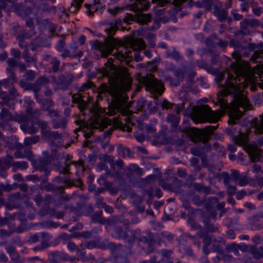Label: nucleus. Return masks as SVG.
Masks as SVG:
<instances>
[{"label":"nucleus","instance_id":"nucleus-60","mask_svg":"<svg viewBox=\"0 0 263 263\" xmlns=\"http://www.w3.org/2000/svg\"><path fill=\"white\" fill-rule=\"evenodd\" d=\"M43 189L47 192H55L57 191V187L52 183H48L43 186Z\"/></svg>","mask_w":263,"mask_h":263},{"label":"nucleus","instance_id":"nucleus-56","mask_svg":"<svg viewBox=\"0 0 263 263\" xmlns=\"http://www.w3.org/2000/svg\"><path fill=\"white\" fill-rule=\"evenodd\" d=\"M119 221V219L117 217H111L109 219H104V224H107L111 225L118 223Z\"/></svg>","mask_w":263,"mask_h":263},{"label":"nucleus","instance_id":"nucleus-39","mask_svg":"<svg viewBox=\"0 0 263 263\" xmlns=\"http://www.w3.org/2000/svg\"><path fill=\"white\" fill-rule=\"evenodd\" d=\"M115 237L126 238L127 235L121 227H117L115 228Z\"/></svg>","mask_w":263,"mask_h":263},{"label":"nucleus","instance_id":"nucleus-48","mask_svg":"<svg viewBox=\"0 0 263 263\" xmlns=\"http://www.w3.org/2000/svg\"><path fill=\"white\" fill-rule=\"evenodd\" d=\"M89 126H90V125H86L85 123H83V125L81 126V127H82L83 132L84 133V136L86 139L90 137L93 134L91 129H90L89 132H86V130L89 128Z\"/></svg>","mask_w":263,"mask_h":263},{"label":"nucleus","instance_id":"nucleus-11","mask_svg":"<svg viewBox=\"0 0 263 263\" xmlns=\"http://www.w3.org/2000/svg\"><path fill=\"white\" fill-rule=\"evenodd\" d=\"M124 173L130 181L137 180L143 174L142 170L137 164L129 166L125 169Z\"/></svg>","mask_w":263,"mask_h":263},{"label":"nucleus","instance_id":"nucleus-32","mask_svg":"<svg viewBox=\"0 0 263 263\" xmlns=\"http://www.w3.org/2000/svg\"><path fill=\"white\" fill-rule=\"evenodd\" d=\"M45 137L48 138H51L55 140L61 139L62 136L61 134L57 132H51L50 130L46 131L44 132V135Z\"/></svg>","mask_w":263,"mask_h":263},{"label":"nucleus","instance_id":"nucleus-42","mask_svg":"<svg viewBox=\"0 0 263 263\" xmlns=\"http://www.w3.org/2000/svg\"><path fill=\"white\" fill-rule=\"evenodd\" d=\"M51 64L52 65V70L53 72H56L59 70L60 61L57 58L54 57L52 59L51 61Z\"/></svg>","mask_w":263,"mask_h":263},{"label":"nucleus","instance_id":"nucleus-22","mask_svg":"<svg viewBox=\"0 0 263 263\" xmlns=\"http://www.w3.org/2000/svg\"><path fill=\"white\" fill-rule=\"evenodd\" d=\"M8 66L7 68V71L11 74V80L13 82H16L15 74L14 72L13 68L17 66V62L14 59H9L7 61Z\"/></svg>","mask_w":263,"mask_h":263},{"label":"nucleus","instance_id":"nucleus-35","mask_svg":"<svg viewBox=\"0 0 263 263\" xmlns=\"http://www.w3.org/2000/svg\"><path fill=\"white\" fill-rule=\"evenodd\" d=\"M250 252L253 257L256 259H258L263 256V248H262L259 249L252 248Z\"/></svg>","mask_w":263,"mask_h":263},{"label":"nucleus","instance_id":"nucleus-1","mask_svg":"<svg viewBox=\"0 0 263 263\" xmlns=\"http://www.w3.org/2000/svg\"><path fill=\"white\" fill-rule=\"evenodd\" d=\"M235 76L227 72L228 77L224 84L219 85L220 89L217 94V102L223 109H230L227 101L223 97L231 96L238 106L250 109V104L248 99L244 94L243 90L249 84H253L256 81H260L263 87V72L255 76L251 67L248 65L233 63Z\"/></svg>","mask_w":263,"mask_h":263},{"label":"nucleus","instance_id":"nucleus-4","mask_svg":"<svg viewBox=\"0 0 263 263\" xmlns=\"http://www.w3.org/2000/svg\"><path fill=\"white\" fill-rule=\"evenodd\" d=\"M122 21L120 19H117L114 22L109 24V27L105 29L108 36L105 39L103 43L96 41L94 42L92 47L95 49L98 50L102 57L106 58L110 54L112 51L120 44L118 40L114 38L112 36L116 31L121 27Z\"/></svg>","mask_w":263,"mask_h":263},{"label":"nucleus","instance_id":"nucleus-41","mask_svg":"<svg viewBox=\"0 0 263 263\" xmlns=\"http://www.w3.org/2000/svg\"><path fill=\"white\" fill-rule=\"evenodd\" d=\"M105 189L108 191L110 194H116L117 193L118 191V189L116 186H114L112 185V183L110 182H106L105 183Z\"/></svg>","mask_w":263,"mask_h":263},{"label":"nucleus","instance_id":"nucleus-50","mask_svg":"<svg viewBox=\"0 0 263 263\" xmlns=\"http://www.w3.org/2000/svg\"><path fill=\"white\" fill-rule=\"evenodd\" d=\"M36 76V73L35 71L30 70L25 73V74L24 75V77L25 78L26 80L27 81H33Z\"/></svg>","mask_w":263,"mask_h":263},{"label":"nucleus","instance_id":"nucleus-5","mask_svg":"<svg viewBox=\"0 0 263 263\" xmlns=\"http://www.w3.org/2000/svg\"><path fill=\"white\" fill-rule=\"evenodd\" d=\"M221 116L218 111H213L207 105H204L194 110L192 118L196 123L205 122H217L220 119Z\"/></svg>","mask_w":263,"mask_h":263},{"label":"nucleus","instance_id":"nucleus-6","mask_svg":"<svg viewBox=\"0 0 263 263\" xmlns=\"http://www.w3.org/2000/svg\"><path fill=\"white\" fill-rule=\"evenodd\" d=\"M237 136L233 137L235 143L243 147L244 149L248 153L253 162L260 161L261 155L257 146L247 143L248 135L246 134L238 132Z\"/></svg>","mask_w":263,"mask_h":263},{"label":"nucleus","instance_id":"nucleus-19","mask_svg":"<svg viewBox=\"0 0 263 263\" xmlns=\"http://www.w3.org/2000/svg\"><path fill=\"white\" fill-rule=\"evenodd\" d=\"M71 48L73 50V52L71 53L70 50L68 49H64L63 53L61 54L62 58H77L81 57L82 55L83 52L81 50H79L78 52H76V51L77 49V46L76 44H74L73 47H71Z\"/></svg>","mask_w":263,"mask_h":263},{"label":"nucleus","instance_id":"nucleus-23","mask_svg":"<svg viewBox=\"0 0 263 263\" xmlns=\"http://www.w3.org/2000/svg\"><path fill=\"white\" fill-rule=\"evenodd\" d=\"M228 14V11L226 9H220L217 7L215 8V15L220 22H225L227 20Z\"/></svg>","mask_w":263,"mask_h":263},{"label":"nucleus","instance_id":"nucleus-20","mask_svg":"<svg viewBox=\"0 0 263 263\" xmlns=\"http://www.w3.org/2000/svg\"><path fill=\"white\" fill-rule=\"evenodd\" d=\"M129 45L133 50H141L145 47V44L142 39L133 38L129 41Z\"/></svg>","mask_w":263,"mask_h":263},{"label":"nucleus","instance_id":"nucleus-13","mask_svg":"<svg viewBox=\"0 0 263 263\" xmlns=\"http://www.w3.org/2000/svg\"><path fill=\"white\" fill-rule=\"evenodd\" d=\"M77 209L78 212L87 215H90L93 212L92 205L87 200L81 201L77 203Z\"/></svg>","mask_w":263,"mask_h":263},{"label":"nucleus","instance_id":"nucleus-44","mask_svg":"<svg viewBox=\"0 0 263 263\" xmlns=\"http://www.w3.org/2000/svg\"><path fill=\"white\" fill-rule=\"evenodd\" d=\"M50 80L48 78L45 77H41L38 78L35 81V83L41 87L42 86L49 84Z\"/></svg>","mask_w":263,"mask_h":263},{"label":"nucleus","instance_id":"nucleus-24","mask_svg":"<svg viewBox=\"0 0 263 263\" xmlns=\"http://www.w3.org/2000/svg\"><path fill=\"white\" fill-rule=\"evenodd\" d=\"M12 167V171L16 172L18 169L25 170L28 167L27 162L25 161H13V158H12V162L11 164Z\"/></svg>","mask_w":263,"mask_h":263},{"label":"nucleus","instance_id":"nucleus-36","mask_svg":"<svg viewBox=\"0 0 263 263\" xmlns=\"http://www.w3.org/2000/svg\"><path fill=\"white\" fill-rule=\"evenodd\" d=\"M119 153L123 158H125L126 154L129 158H133L134 156L133 153L132 152L130 149L128 147L125 148L123 146L119 147Z\"/></svg>","mask_w":263,"mask_h":263},{"label":"nucleus","instance_id":"nucleus-38","mask_svg":"<svg viewBox=\"0 0 263 263\" xmlns=\"http://www.w3.org/2000/svg\"><path fill=\"white\" fill-rule=\"evenodd\" d=\"M67 121L66 118H63L60 121H53V126L54 128H63L65 129L66 127Z\"/></svg>","mask_w":263,"mask_h":263},{"label":"nucleus","instance_id":"nucleus-17","mask_svg":"<svg viewBox=\"0 0 263 263\" xmlns=\"http://www.w3.org/2000/svg\"><path fill=\"white\" fill-rule=\"evenodd\" d=\"M12 162V156L7 155L5 158H0V172L8 169Z\"/></svg>","mask_w":263,"mask_h":263},{"label":"nucleus","instance_id":"nucleus-21","mask_svg":"<svg viewBox=\"0 0 263 263\" xmlns=\"http://www.w3.org/2000/svg\"><path fill=\"white\" fill-rule=\"evenodd\" d=\"M243 115V113L237 109H234L229 112V122L231 124H236L238 120Z\"/></svg>","mask_w":263,"mask_h":263},{"label":"nucleus","instance_id":"nucleus-26","mask_svg":"<svg viewBox=\"0 0 263 263\" xmlns=\"http://www.w3.org/2000/svg\"><path fill=\"white\" fill-rule=\"evenodd\" d=\"M102 211L100 210L97 211L94 214L92 213L89 216L91 217L92 221L99 222L101 224H104V219L105 218L102 217Z\"/></svg>","mask_w":263,"mask_h":263},{"label":"nucleus","instance_id":"nucleus-15","mask_svg":"<svg viewBox=\"0 0 263 263\" xmlns=\"http://www.w3.org/2000/svg\"><path fill=\"white\" fill-rule=\"evenodd\" d=\"M251 126L255 129V132L257 134H263V115H260L259 119L255 118L252 120Z\"/></svg>","mask_w":263,"mask_h":263},{"label":"nucleus","instance_id":"nucleus-30","mask_svg":"<svg viewBox=\"0 0 263 263\" xmlns=\"http://www.w3.org/2000/svg\"><path fill=\"white\" fill-rule=\"evenodd\" d=\"M193 187L196 191L198 192H203L206 194L210 193L211 191V187L210 186H206L201 183H195Z\"/></svg>","mask_w":263,"mask_h":263},{"label":"nucleus","instance_id":"nucleus-8","mask_svg":"<svg viewBox=\"0 0 263 263\" xmlns=\"http://www.w3.org/2000/svg\"><path fill=\"white\" fill-rule=\"evenodd\" d=\"M52 81L59 86L60 89L63 90L67 89L72 83L74 76L69 72L60 74L58 78L53 77L52 78Z\"/></svg>","mask_w":263,"mask_h":263},{"label":"nucleus","instance_id":"nucleus-37","mask_svg":"<svg viewBox=\"0 0 263 263\" xmlns=\"http://www.w3.org/2000/svg\"><path fill=\"white\" fill-rule=\"evenodd\" d=\"M186 72V68L178 69L174 71V74L177 77V80L180 82L183 80L184 73Z\"/></svg>","mask_w":263,"mask_h":263},{"label":"nucleus","instance_id":"nucleus-51","mask_svg":"<svg viewBox=\"0 0 263 263\" xmlns=\"http://www.w3.org/2000/svg\"><path fill=\"white\" fill-rule=\"evenodd\" d=\"M204 222L205 223L204 228L206 231L212 232L217 230V228L214 227L212 224L210 223L208 219H205Z\"/></svg>","mask_w":263,"mask_h":263},{"label":"nucleus","instance_id":"nucleus-62","mask_svg":"<svg viewBox=\"0 0 263 263\" xmlns=\"http://www.w3.org/2000/svg\"><path fill=\"white\" fill-rule=\"evenodd\" d=\"M175 105L174 103H172L166 100H164L161 104L162 107L166 109L172 108Z\"/></svg>","mask_w":263,"mask_h":263},{"label":"nucleus","instance_id":"nucleus-10","mask_svg":"<svg viewBox=\"0 0 263 263\" xmlns=\"http://www.w3.org/2000/svg\"><path fill=\"white\" fill-rule=\"evenodd\" d=\"M250 51H254L251 60L256 63L263 62V44H260L256 46L254 43H249L246 47Z\"/></svg>","mask_w":263,"mask_h":263},{"label":"nucleus","instance_id":"nucleus-14","mask_svg":"<svg viewBox=\"0 0 263 263\" xmlns=\"http://www.w3.org/2000/svg\"><path fill=\"white\" fill-rule=\"evenodd\" d=\"M248 49L245 47L241 46L238 49H236L232 53V55L233 58L239 61L241 57H248L249 53L248 51Z\"/></svg>","mask_w":263,"mask_h":263},{"label":"nucleus","instance_id":"nucleus-64","mask_svg":"<svg viewBox=\"0 0 263 263\" xmlns=\"http://www.w3.org/2000/svg\"><path fill=\"white\" fill-rule=\"evenodd\" d=\"M191 153L194 156L200 157L203 154L198 147H193L191 149Z\"/></svg>","mask_w":263,"mask_h":263},{"label":"nucleus","instance_id":"nucleus-29","mask_svg":"<svg viewBox=\"0 0 263 263\" xmlns=\"http://www.w3.org/2000/svg\"><path fill=\"white\" fill-rule=\"evenodd\" d=\"M48 214L51 217H54L57 219H61L64 217L65 212L64 211H57L54 208H52L49 210Z\"/></svg>","mask_w":263,"mask_h":263},{"label":"nucleus","instance_id":"nucleus-45","mask_svg":"<svg viewBox=\"0 0 263 263\" xmlns=\"http://www.w3.org/2000/svg\"><path fill=\"white\" fill-rule=\"evenodd\" d=\"M42 104L43 105V110L47 111L50 109V107L53 105V103L52 100L46 99L43 100Z\"/></svg>","mask_w":263,"mask_h":263},{"label":"nucleus","instance_id":"nucleus-2","mask_svg":"<svg viewBox=\"0 0 263 263\" xmlns=\"http://www.w3.org/2000/svg\"><path fill=\"white\" fill-rule=\"evenodd\" d=\"M105 66L102 68V73L108 78L111 86L108 87L106 84H102L99 88L100 91L108 92L112 98L118 111L123 115H128L130 111L126 105L128 98L125 92L130 89L132 79L129 77L127 68L116 66L112 63V58L108 60Z\"/></svg>","mask_w":263,"mask_h":263},{"label":"nucleus","instance_id":"nucleus-9","mask_svg":"<svg viewBox=\"0 0 263 263\" xmlns=\"http://www.w3.org/2000/svg\"><path fill=\"white\" fill-rule=\"evenodd\" d=\"M152 16L150 14H144L139 12L136 15L127 14L123 18V21L127 24H130V22L135 21L140 24H147L152 20Z\"/></svg>","mask_w":263,"mask_h":263},{"label":"nucleus","instance_id":"nucleus-54","mask_svg":"<svg viewBox=\"0 0 263 263\" xmlns=\"http://www.w3.org/2000/svg\"><path fill=\"white\" fill-rule=\"evenodd\" d=\"M115 126L116 128H119L122 130H127L128 132H132V128L129 126H126L124 125H122L121 123L119 122L118 120H117L115 122Z\"/></svg>","mask_w":263,"mask_h":263},{"label":"nucleus","instance_id":"nucleus-33","mask_svg":"<svg viewBox=\"0 0 263 263\" xmlns=\"http://www.w3.org/2000/svg\"><path fill=\"white\" fill-rule=\"evenodd\" d=\"M29 117L24 114H15L13 116V121L20 123H24L29 121Z\"/></svg>","mask_w":263,"mask_h":263},{"label":"nucleus","instance_id":"nucleus-31","mask_svg":"<svg viewBox=\"0 0 263 263\" xmlns=\"http://www.w3.org/2000/svg\"><path fill=\"white\" fill-rule=\"evenodd\" d=\"M83 2V0H73L71 6L69 8V10L72 13L76 12L81 8Z\"/></svg>","mask_w":263,"mask_h":263},{"label":"nucleus","instance_id":"nucleus-58","mask_svg":"<svg viewBox=\"0 0 263 263\" xmlns=\"http://www.w3.org/2000/svg\"><path fill=\"white\" fill-rule=\"evenodd\" d=\"M227 186V194L229 196L232 197V196L234 194L236 193V187L234 185H232L230 184H228Z\"/></svg>","mask_w":263,"mask_h":263},{"label":"nucleus","instance_id":"nucleus-18","mask_svg":"<svg viewBox=\"0 0 263 263\" xmlns=\"http://www.w3.org/2000/svg\"><path fill=\"white\" fill-rule=\"evenodd\" d=\"M114 164L115 169L113 170V173L112 175L114 177L119 179L122 177V174L120 173V171H122L123 168L124 162L122 160L119 159L116 161L114 162Z\"/></svg>","mask_w":263,"mask_h":263},{"label":"nucleus","instance_id":"nucleus-34","mask_svg":"<svg viewBox=\"0 0 263 263\" xmlns=\"http://www.w3.org/2000/svg\"><path fill=\"white\" fill-rule=\"evenodd\" d=\"M40 137L39 136H34L32 137H27L24 139V145L28 146L32 144H35L39 141Z\"/></svg>","mask_w":263,"mask_h":263},{"label":"nucleus","instance_id":"nucleus-59","mask_svg":"<svg viewBox=\"0 0 263 263\" xmlns=\"http://www.w3.org/2000/svg\"><path fill=\"white\" fill-rule=\"evenodd\" d=\"M6 250L11 257H12L13 258H16V249L14 247L12 246H8L6 248Z\"/></svg>","mask_w":263,"mask_h":263},{"label":"nucleus","instance_id":"nucleus-57","mask_svg":"<svg viewBox=\"0 0 263 263\" xmlns=\"http://www.w3.org/2000/svg\"><path fill=\"white\" fill-rule=\"evenodd\" d=\"M223 179V183L227 185L230 184V181L231 178L230 175L227 172H222L219 174Z\"/></svg>","mask_w":263,"mask_h":263},{"label":"nucleus","instance_id":"nucleus-52","mask_svg":"<svg viewBox=\"0 0 263 263\" xmlns=\"http://www.w3.org/2000/svg\"><path fill=\"white\" fill-rule=\"evenodd\" d=\"M32 83H27L24 80H22L19 82L21 87L23 88L25 90H31L32 88Z\"/></svg>","mask_w":263,"mask_h":263},{"label":"nucleus","instance_id":"nucleus-43","mask_svg":"<svg viewBox=\"0 0 263 263\" xmlns=\"http://www.w3.org/2000/svg\"><path fill=\"white\" fill-rule=\"evenodd\" d=\"M43 39L41 37L37 36L36 39L31 42V45L32 46L31 49L33 51L35 50L38 47L42 46V41Z\"/></svg>","mask_w":263,"mask_h":263},{"label":"nucleus","instance_id":"nucleus-55","mask_svg":"<svg viewBox=\"0 0 263 263\" xmlns=\"http://www.w3.org/2000/svg\"><path fill=\"white\" fill-rule=\"evenodd\" d=\"M128 52L125 51L124 53L122 52H118L117 53H114V56L117 59L120 61L126 59L128 57Z\"/></svg>","mask_w":263,"mask_h":263},{"label":"nucleus","instance_id":"nucleus-27","mask_svg":"<svg viewBox=\"0 0 263 263\" xmlns=\"http://www.w3.org/2000/svg\"><path fill=\"white\" fill-rule=\"evenodd\" d=\"M13 116L10 111L6 108H3L0 113V119L6 121H13Z\"/></svg>","mask_w":263,"mask_h":263},{"label":"nucleus","instance_id":"nucleus-3","mask_svg":"<svg viewBox=\"0 0 263 263\" xmlns=\"http://www.w3.org/2000/svg\"><path fill=\"white\" fill-rule=\"evenodd\" d=\"M166 121L171 124L172 132H182L187 133L190 139L196 143L201 141L206 143L210 139L211 136L213 134V131L216 128L215 126H209L202 129L190 127L181 129L178 126L180 121L179 117L173 114H169L167 116Z\"/></svg>","mask_w":263,"mask_h":263},{"label":"nucleus","instance_id":"nucleus-40","mask_svg":"<svg viewBox=\"0 0 263 263\" xmlns=\"http://www.w3.org/2000/svg\"><path fill=\"white\" fill-rule=\"evenodd\" d=\"M36 124L39 126L41 129L42 134L44 135V132L48 131V123L42 120H37L36 121Z\"/></svg>","mask_w":263,"mask_h":263},{"label":"nucleus","instance_id":"nucleus-47","mask_svg":"<svg viewBox=\"0 0 263 263\" xmlns=\"http://www.w3.org/2000/svg\"><path fill=\"white\" fill-rule=\"evenodd\" d=\"M248 23L245 22V19L240 23V33L242 34L246 35L249 33L250 31L248 28Z\"/></svg>","mask_w":263,"mask_h":263},{"label":"nucleus","instance_id":"nucleus-12","mask_svg":"<svg viewBox=\"0 0 263 263\" xmlns=\"http://www.w3.org/2000/svg\"><path fill=\"white\" fill-rule=\"evenodd\" d=\"M45 156L40 158L39 159V169L41 171L44 172L46 175H48L50 173V169L47 167L51 161V158L49 155H47V153H44Z\"/></svg>","mask_w":263,"mask_h":263},{"label":"nucleus","instance_id":"nucleus-46","mask_svg":"<svg viewBox=\"0 0 263 263\" xmlns=\"http://www.w3.org/2000/svg\"><path fill=\"white\" fill-rule=\"evenodd\" d=\"M63 182L65 184L66 186H71L74 185L76 186L80 187L82 185V182L80 180H77L75 181H71L67 179H63Z\"/></svg>","mask_w":263,"mask_h":263},{"label":"nucleus","instance_id":"nucleus-63","mask_svg":"<svg viewBox=\"0 0 263 263\" xmlns=\"http://www.w3.org/2000/svg\"><path fill=\"white\" fill-rule=\"evenodd\" d=\"M0 188L4 192H10L13 190V186H11V185L9 183L6 184L3 183L0 184Z\"/></svg>","mask_w":263,"mask_h":263},{"label":"nucleus","instance_id":"nucleus-61","mask_svg":"<svg viewBox=\"0 0 263 263\" xmlns=\"http://www.w3.org/2000/svg\"><path fill=\"white\" fill-rule=\"evenodd\" d=\"M65 45V38L63 37L62 39L58 42L56 48L59 51H62L64 50Z\"/></svg>","mask_w":263,"mask_h":263},{"label":"nucleus","instance_id":"nucleus-16","mask_svg":"<svg viewBox=\"0 0 263 263\" xmlns=\"http://www.w3.org/2000/svg\"><path fill=\"white\" fill-rule=\"evenodd\" d=\"M21 128L25 133L33 135L37 132L36 129L34 127L32 121L30 119L29 121L21 125Z\"/></svg>","mask_w":263,"mask_h":263},{"label":"nucleus","instance_id":"nucleus-25","mask_svg":"<svg viewBox=\"0 0 263 263\" xmlns=\"http://www.w3.org/2000/svg\"><path fill=\"white\" fill-rule=\"evenodd\" d=\"M32 35L33 34H28L24 31L22 35H18L17 39L18 40L20 47L22 48H24L25 49H28V45L25 43L24 39H29L32 37Z\"/></svg>","mask_w":263,"mask_h":263},{"label":"nucleus","instance_id":"nucleus-49","mask_svg":"<svg viewBox=\"0 0 263 263\" xmlns=\"http://www.w3.org/2000/svg\"><path fill=\"white\" fill-rule=\"evenodd\" d=\"M245 22L253 28L258 27L260 24L259 21L254 18H245Z\"/></svg>","mask_w":263,"mask_h":263},{"label":"nucleus","instance_id":"nucleus-53","mask_svg":"<svg viewBox=\"0 0 263 263\" xmlns=\"http://www.w3.org/2000/svg\"><path fill=\"white\" fill-rule=\"evenodd\" d=\"M23 58L25 60V61L28 63L35 62V59L29 55L28 49L25 50L23 53Z\"/></svg>","mask_w":263,"mask_h":263},{"label":"nucleus","instance_id":"nucleus-28","mask_svg":"<svg viewBox=\"0 0 263 263\" xmlns=\"http://www.w3.org/2000/svg\"><path fill=\"white\" fill-rule=\"evenodd\" d=\"M32 155V153L29 149L25 150L23 152L17 151L14 153L15 157L17 158H27L30 159Z\"/></svg>","mask_w":263,"mask_h":263},{"label":"nucleus","instance_id":"nucleus-7","mask_svg":"<svg viewBox=\"0 0 263 263\" xmlns=\"http://www.w3.org/2000/svg\"><path fill=\"white\" fill-rule=\"evenodd\" d=\"M139 81L151 93L161 95L164 91L163 84L155 78L152 74L148 73L146 76H140Z\"/></svg>","mask_w":263,"mask_h":263}]
</instances>
